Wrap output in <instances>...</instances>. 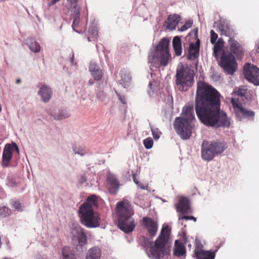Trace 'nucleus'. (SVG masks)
Masks as SVG:
<instances>
[{
    "label": "nucleus",
    "instance_id": "nucleus-6",
    "mask_svg": "<svg viewBox=\"0 0 259 259\" xmlns=\"http://www.w3.org/2000/svg\"><path fill=\"white\" fill-rule=\"evenodd\" d=\"M226 148V144L220 140H204L201 148L202 158L206 161L211 160L216 155L222 153Z\"/></svg>",
    "mask_w": 259,
    "mask_h": 259
},
{
    "label": "nucleus",
    "instance_id": "nucleus-12",
    "mask_svg": "<svg viewBox=\"0 0 259 259\" xmlns=\"http://www.w3.org/2000/svg\"><path fill=\"white\" fill-rule=\"evenodd\" d=\"M244 75L245 78L255 85H259V68L249 63L244 67Z\"/></svg>",
    "mask_w": 259,
    "mask_h": 259
},
{
    "label": "nucleus",
    "instance_id": "nucleus-47",
    "mask_svg": "<svg viewBox=\"0 0 259 259\" xmlns=\"http://www.w3.org/2000/svg\"><path fill=\"white\" fill-rule=\"evenodd\" d=\"M238 95L239 96H244V93L242 92V90H239L238 91Z\"/></svg>",
    "mask_w": 259,
    "mask_h": 259
},
{
    "label": "nucleus",
    "instance_id": "nucleus-30",
    "mask_svg": "<svg viewBox=\"0 0 259 259\" xmlns=\"http://www.w3.org/2000/svg\"><path fill=\"white\" fill-rule=\"evenodd\" d=\"M62 254L63 259H77L75 255L71 252L68 247H65L62 249Z\"/></svg>",
    "mask_w": 259,
    "mask_h": 259
},
{
    "label": "nucleus",
    "instance_id": "nucleus-17",
    "mask_svg": "<svg viewBox=\"0 0 259 259\" xmlns=\"http://www.w3.org/2000/svg\"><path fill=\"white\" fill-rule=\"evenodd\" d=\"M89 71L95 80H100L103 76V70L100 68L95 62H91L89 66Z\"/></svg>",
    "mask_w": 259,
    "mask_h": 259
},
{
    "label": "nucleus",
    "instance_id": "nucleus-19",
    "mask_svg": "<svg viewBox=\"0 0 259 259\" xmlns=\"http://www.w3.org/2000/svg\"><path fill=\"white\" fill-rule=\"evenodd\" d=\"M186 249L184 243L180 240H176L175 241L173 254L177 257L185 256Z\"/></svg>",
    "mask_w": 259,
    "mask_h": 259
},
{
    "label": "nucleus",
    "instance_id": "nucleus-16",
    "mask_svg": "<svg viewBox=\"0 0 259 259\" xmlns=\"http://www.w3.org/2000/svg\"><path fill=\"white\" fill-rule=\"evenodd\" d=\"M200 40L197 39L195 44L191 43L189 48V54L187 56L188 60H192L199 57Z\"/></svg>",
    "mask_w": 259,
    "mask_h": 259
},
{
    "label": "nucleus",
    "instance_id": "nucleus-13",
    "mask_svg": "<svg viewBox=\"0 0 259 259\" xmlns=\"http://www.w3.org/2000/svg\"><path fill=\"white\" fill-rule=\"evenodd\" d=\"M142 223L151 237L156 236L158 229V224L156 220L149 217H145L142 220Z\"/></svg>",
    "mask_w": 259,
    "mask_h": 259
},
{
    "label": "nucleus",
    "instance_id": "nucleus-38",
    "mask_svg": "<svg viewBox=\"0 0 259 259\" xmlns=\"http://www.w3.org/2000/svg\"><path fill=\"white\" fill-rule=\"evenodd\" d=\"M193 24L192 21L190 20H188V21L186 22L185 24L183 25L181 28L179 29L180 31H184L188 29V28H190Z\"/></svg>",
    "mask_w": 259,
    "mask_h": 259
},
{
    "label": "nucleus",
    "instance_id": "nucleus-18",
    "mask_svg": "<svg viewBox=\"0 0 259 259\" xmlns=\"http://www.w3.org/2000/svg\"><path fill=\"white\" fill-rule=\"evenodd\" d=\"M190 209V203L189 200L185 197H181L178 203L177 204V210L182 214L189 212Z\"/></svg>",
    "mask_w": 259,
    "mask_h": 259
},
{
    "label": "nucleus",
    "instance_id": "nucleus-34",
    "mask_svg": "<svg viewBox=\"0 0 259 259\" xmlns=\"http://www.w3.org/2000/svg\"><path fill=\"white\" fill-rule=\"evenodd\" d=\"M143 144L146 149H149L152 147L153 141L151 138H147L143 141Z\"/></svg>",
    "mask_w": 259,
    "mask_h": 259
},
{
    "label": "nucleus",
    "instance_id": "nucleus-39",
    "mask_svg": "<svg viewBox=\"0 0 259 259\" xmlns=\"http://www.w3.org/2000/svg\"><path fill=\"white\" fill-rule=\"evenodd\" d=\"M210 42L212 44H214L215 42V41L218 37V35L215 32H214V31L213 30H211L210 31Z\"/></svg>",
    "mask_w": 259,
    "mask_h": 259
},
{
    "label": "nucleus",
    "instance_id": "nucleus-29",
    "mask_svg": "<svg viewBox=\"0 0 259 259\" xmlns=\"http://www.w3.org/2000/svg\"><path fill=\"white\" fill-rule=\"evenodd\" d=\"M27 44L29 49L33 52L37 53L39 52L40 47L39 44L33 38H28L27 40Z\"/></svg>",
    "mask_w": 259,
    "mask_h": 259
},
{
    "label": "nucleus",
    "instance_id": "nucleus-2",
    "mask_svg": "<svg viewBox=\"0 0 259 259\" xmlns=\"http://www.w3.org/2000/svg\"><path fill=\"white\" fill-rule=\"evenodd\" d=\"M195 119L193 104H187L183 108L182 116L177 117L174 123V128L177 133L183 139L189 138L191 135V122Z\"/></svg>",
    "mask_w": 259,
    "mask_h": 259
},
{
    "label": "nucleus",
    "instance_id": "nucleus-36",
    "mask_svg": "<svg viewBox=\"0 0 259 259\" xmlns=\"http://www.w3.org/2000/svg\"><path fill=\"white\" fill-rule=\"evenodd\" d=\"M151 132L153 138L155 140L158 139L161 135V132L157 128H151Z\"/></svg>",
    "mask_w": 259,
    "mask_h": 259
},
{
    "label": "nucleus",
    "instance_id": "nucleus-7",
    "mask_svg": "<svg viewBox=\"0 0 259 259\" xmlns=\"http://www.w3.org/2000/svg\"><path fill=\"white\" fill-rule=\"evenodd\" d=\"M176 84L181 92H186L194 83V71L189 67H182L178 69L175 75Z\"/></svg>",
    "mask_w": 259,
    "mask_h": 259
},
{
    "label": "nucleus",
    "instance_id": "nucleus-1",
    "mask_svg": "<svg viewBox=\"0 0 259 259\" xmlns=\"http://www.w3.org/2000/svg\"><path fill=\"white\" fill-rule=\"evenodd\" d=\"M220 94L203 81L197 84L195 98L196 113L204 125L214 127H229L230 121L227 114L220 110Z\"/></svg>",
    "mask_w": 259,
    "mask_h": 259
},
{
    "label": "nucleus",
    "instance_id": "nucleus-51",
    "mask_svg": "<svg viewBox=\"0 0 259 259\" xmlns=\"http://www.w3.org/2000/svg\"><path fill=\"white\" fill-rule=\"evenodd\" d=\"M57 2H58L57 1L53 0L52 1V3L53 4H54L56 3Z\"/></svg>",
    "mask_w": 259,
    "mask_h": 259
},
{
    "label": "nucleus",
    "instance_id": "nucleus-35",
    "mask_svg": "<svg viewBox=\"0 0 259 259\" xmlns=\"http://www.w3.org/2000/svg\"><path fill=\"white\" fill-rule=\"evenodd\" d=\"M10 209L6 206L0 207V218L6 217L10 214Z\"/></svg>",
    "mask_w": 259,
    "mask_h": 259
},
{
    "label": "nucleus",
    "instance_id": "nucleus-43",
    "mask_svg": "<svg viewBox=\"0 0 259 259\" xmlns=\"http://www.w3.org/2000/svg\"><path fill=\"white\" fill-rule=\"evenodd\" d=\"M179 219L180 220H194V221H195V222L196 221V219L193 216L184 215V216L180 217Z\"/></svg>",
    "mask_w": 259,
    "mask_h": 259
},
{
    "label": "nucleus",
    "instance_id": "nucleus-15",
    "mask_svg": "<svg viewBox=\"0 0 259 259\" xmlns=\"http://www.w3.org/2000/svg\"><path fill=\"white\" fill-rule=\"evenodd\" d=\"M107 182L109 185V193L116 194L119 187V181L114 175L110 174L107 177Z\"/></svg>",
    "mask_w": 259,
    "mask_h": 259
},
{
    "label": "nucleus",
    "instance_id": "nucleus-8",
    "mask_svg": "<svg viewBox=\"0 0 259 259\" xmlns=\"http://www.w3.org/2000/svg\"><path fill=\"white\" fill-rule=\"evenodd\" d=\"M79 217L81 223L88 228H96L100 224V218L98 213L95 212L94 208L79 207Z\"/></svg>",
    "mask_w": 259,
    "mask_h": 259
},
{
    "label": "nucleus",
    "instance_id": "nucleus-4",
    "mask_svg": "<svg viewBox=\"0 0 259 259\" xmlns=\"http://www.w3.org/2000/svg\"><path fill=\"white\" fill-rule=\"evenodd\" d=\"M169 236V231L167 226L163 227L161 230L160 235L155 240L154 244L149 239L143 237L141 241L142 246L149 249L151 257L155 258L163 257L165 253L164 249L168 242Z\"/></svg>",
    "mask_w": 259,
    "mask_h": 259
},
{
    "label": "nucleus",
    "instance_id": "nucleus-25",
    "mask_svg": "<svg viewBox=\"0 0 259 259\" xmlns=\"http://www.w3.org/2000/svg\"><path fill=\"white\" fill-rule=\"evenodd\" d=\"M172 46L175 52V54L177 56L181 55L182 53V48L181 38L178 36H175L172 39Z\"/></svg>",
    "mask_w": 259,
    "mask_h": 259
},
{
    "label": "nucleus",
    "instance_id": "nucleus-20",
    "mask_svg": "<svg viewBox=\"0 0 259 259\" xmlns=\"http://www.w3.org/2000/svg\"><path fill=\"white\" fill-rule=\"evenodd\" d=\"M180 21V17L178 15L174 14L169 15L165 21L166 28L169 30H174L179 22Z\"/></svg>",
    "mask_w": 259,
    "mask_h": 259
},
{
    "label": "nucleus",
    "instance_id": "nucleus-45",
    "mask_svg": "<svg viewBox=\"0 0 259 259\" xmlns=\"http://www.w3.org/2000/svg\"><path fill=\"white\" fill-rule=\"evenodd\" d=\"M87 181V178L84 175H81L80 178L79 183L82 184Z\"/></svg>",
    "mask_w": 259,
    "mask_h": 259
},
{
    "label": "nucleus",
    "instance_id": "nucleus-14",
    "mask_svg": "<svg viewBox=\"0 0 259 259\" xmlns=\"http://www.w3.org/2000/svg\"><path fill=\"white\" fill-rule=\"evenodd\" d=\"M14 149H15L18 152L19 148L17 144L15 143L12 144H7L4 149L2 157V165L4 167H8L9 162L12 159Z\"/></svg>",
    "mask_w": 259,
    "mask_h": 259
},
{
    "label": "nucleus",
    "instance_id": "nucleus-11",
    "mask_svg": "<svg viewBox=\"0 0 259 259\" xmlns=\"http://www.w3.org/2000/svg\"><path fill=\"white\" fill-rule=\"evenodd\" d=\"M220 65L229 74H233L237 70V65L235 57L231 53L223 54L221 57Z\"/></svg>",
    "mask_w": 259,
    "mask_h": 259
},
{
    "label": "nucleus",
    "instance_id": "nucleus-44",
    "mask_svg": "<svg viewBox=\"0 0 259 259\" xmlns=\"http://www.w3.org/2000/svg\"><path fill=\"white\" fill-rule=\"evenodd\" d=\"M117 95L118 97V99L122 103H123V104H126V98L124 96H121L119 94H117Z\"/></svg>",
    "mask_w": 259,
    "mask_h": 259
},
{
    "label": "nucleus",
    "instance_id": "nucleus-9",
    "mask_svg": "<svg viewBox=\"0 0 259 259\" xmlns=\"http://www.w3.org/2000/svg\"><path fill=\"white\" fill-rule=\"evenodd\" d=\"M231 103L233 107L235 115L239 120L246 119L253 120L255 115V112L252 110H248L244 108L242 104H239L238 101L232 98Z\"/></svg>",
    "mask_w": 259,
    "mask_h": 259
},
{
    "label": "nucleus",
    "instance_id": "nucleus-28",
    "mask_svg": "<svg viewBox=\"0 0 259 259\" xmlns=\"http://www.w3.org/2000/svg\"><path fill=\"white\" fill-rule=\"evenodd\" d=\"M218 250V248L213 251L207 250L202 253L198 254L195 256L197 259H214L215 253Z\"/></svg>",
    "mask_w": 259,
    "mask_h": 259
},
{
    "label": "nucleus",
    "instance_id": "nucleus-26",
    "mask_svg": "<svg viewBox=\"0 0 259 259\" xmlns=\"http://www.w3.org/2000/svg\"><path fill=\"white\" fill-rule=\"evenodd\" d=\"M221 35H224L227 36H229L232 34V29L227 24L223 23H220L217 25Z\"/></svg>",
    "mask_w": 259,
    "mask_h": 259
},
{
    "label": "nucleus",
    "instance_id": "nucleus-27",
    "mask_svg": "<svg viewBox=\"0 0 259 259\" xmlns=\"http://www.w3.org/2000/svg\"><path fill=\"white\" fill-rule=\"evenodd\" d=\"M101 254V250L99 248L93 247L89 250L86 259H100Z\"/></svg>",
    "mask_w": 259,
    "mask_h": 259
},
{
    "label": "nucleus",
    "instance_id": "nucleus-37",
    "mask_svg": "<svg viewBox=\"0 0 259 259\" xmlns=\"http://www.w3.org/2000/svg\"><path fill=\"white\" fill-rule=\"evenodd\" d=\"M89 32L90 33H92V35L88 37V40L89 41H93V40L95 41L97 39L98 32L96 30H92V31H91V30H89Z\"/></svg>",
    "mask_w": 259,
    "mask_h": 259
},
{
    "label": "nucleus",
    "instance_id": "nucleus-21",
    "mask_svg": "<svg viewBox=\"0 0 259 259\" xmlns=\"http://www.w3.org/2000/svg\"><path fill=\"white\" fill-rule=\"evenodd\" d=\"M231 51L236 56H242V49L238 42L232 38L228 40Z\"/></svg>",
    "mask_w": 259,
    "mask_h": 259
},
{
    "label": "nucleus",
    "instance_id": "nucleus-3",
    "mask_svg": "<svg viewBox=\"0 0 259 259\" xmlns=\"http://www.w3.org/2000/svg\"><path fill=\"white\" fill-rule=\"evenodd\" d=\"M116 213L118 217V225L125 233L132 232L135 228V220L132 217L134 210L127 201L119 202L116 204Z\"/></svg>",
    "mask_w": 259,
    "mask_h": 259
},
{
    "label": "nucleus",
    "instance_id": "nucleus-49",
    "mask_svg": "<svg viewBox=\"0 0 259 259\" xmlns=\"http://www.w3.org/2000/svg\"><path fill=\"white\" fill-rule=\"evenodd\" d=\"M21 79H19V78H18V79H17L16 80V83L17 84H18V83H20V82H21Z\"/></svg>",
    "mask_w": 259,
    "mask_h": 259
},
{
    "label": "nucleus",
    "instance_id": "nucleus-22",
    "mask_svg": "<svg viewBox=\"0 0 259 259\" xmlns=\"http://www.w3.org/2000/svg\"><path fill=\"white\" fill-rule=\"evenodd\" d=\"M52 94L51 88L46 85H43L38 92V95L44 102H47L50 100Z\"/></svg>",
    "mask_w": 259,
    "mask_h": 259
},
{
    "label": "nucleus",
    "instance_id": "nucleus-5",
    "mask_svg": "<svg viewBox=\"0 0 259 259\" xmlns=\"http://www.w3.org/2000/svg\"><path fill=\"white\" fill-rule=\"evenodd\" d=\"M169 40L163 38L159 42L154 52L149 56V62L156 64L166 66L170 59L169 51Z\"/></svg>",
    "mask_w": 259,
    "mask_h": 259
},
{
    "label": "nucleus",
    "instance_id": "nucleus-46",
    "mask_svg": "<svg viewBox=\"0 0 259 259\" xmlns=\"http://www.w3.org/2000/svg\"><path fill=\"white\" fill-rule=\"evenodd\" d=\"M193 31L194 33V35H195V37H197L198 36V29L195 28L193 30Z\"/></svg>",
    "mask_w": 259,
    "mask_h": 259
},
{
    "label": "nucleus",
    "instance_id": "nucleus-23",
    "mask_svg": "<svg viewBox=\"0 0 259 259\" xmlns=\"http://www.w3.org/2000/svg\"><path fill=\"white\" fill-rule=\"evenodd\" d=\"M98 205V199L96 196L93 195L87 198L86 202L82 204L79 207L84 206V208H93L97 207Z\"/></svg>",
    "mask_w": 259,
    "mask_h": 259
},
{
    "label": "nucleus",
    "instance_id": "nucleus-10",
    "mask_svg": "<svg viewBox=\"0 0 259 259\" xmlns=\"http://www.w3.org/2000/svg\"><path fill=\"white\" fill-rule=\"evenodd\" d=\"M72 241L74 245L82 246L87 244V238L83 229L77 224H73L71 228Z\"/></svg>",
    "mask_w": 259,
    "mask_h": 259
},
{
    "label": "nucleus",
    "instance_id": "nucleus-41",
    "mask_svg": "<svg viewBox=\"0 0 259 259\" xmlns=\"http://www.w3.org/2000/svg\"><path fill=\"white\" fill-rule=\"evenodd\" d=\"M133 181L138 186L139 188L141 189L144 190L146 189L145 187L143 185V184L140 183L138 180L136 179V176L134 175L133 176Z\"/></svg>",
    "mask_w": 259,
    "mask_h": 259
},
{
    "label": "nucleus",
    "instance_id": "nucleus-31",
    "mask_svg": "<svg viewBox=\"0 0 259 259\" xmlns=\"http://www.w3.org/2000/svg\"><path fill=\"white\" fill-rule=\"evenodd\" d=\"M224 46V41L222 38H219L218 40L214 44L213 54L215 56H217L220 53Z\"/></svg>",
    "mask_w": 259,
    "mask_h": 259
},
{
    "label": "nucleus",
    "instance_id": "nucleus-24",
    "mask_svg": "<svg viewBox=\"0 0 259 259\" xmlns=\"http://www.w3.org/2000/svg\"><path fill=\"white\" fill-rule=\"evenodd\" d=\"M70 4V8L73 9V12L75 14V17L73 19L72 26H77L80 21L79 17V8L77 7V2H69Z\"/></svg>",
    "mask_w": 259,
    "mask_h": 259
},
{
    "label": "nucleus",
    "instance_id": "nucleus-33",
    "mask_svg": "<svg viewBox=\"0 0 259 259\" xmlns=\"http://www.w3.org/2000/svg\"><path fill=\"white\" fill-rule=\"evenodd\" d=\"M203 249V245L200 243L199 241L196 240L194 253L195 256L197 255L198 254L202 253L204 251H206Z\"/></svg>",
    "mask_w": 259,
    "mask_h": 259
},
{
    "label": "nucleus",
    "instance_id": "nucleus-40",
    "mask_svg": "<svg viewBox=\"0 0 259 259\" xmlns=\"http://www.w3.org/2000/svg\"><path fill=\"white\" fill-rule=\"evenodd\" d=\"M12 205L13 208H14L15 209L21 211L22 210V204L21 203L18 201H13L12 202Z\"/></svg>",
    "mask_w": 259,
    "mask_h": 259
},
{
    "label": "nucleus",
    "instance_id": "nucleus-53",
    "mask_svg": "<svg viewBox=\"0 0 259 259\" xmlns=\"http://www.w3.org/2000/svg\"><path fill=\"white\" fill-rule=\"evenodd\" d=\"M97 97H98L99 99H100V96H99V94H97Z\"/></svg>",
    "mask_w": 259,
    "mask_h": 259
},
{
    "label": "nucleus",
    "instance_id": "nucleus-42",
    "mask_svg": "<svg viewBox=\"0 0 259 259\" xmlns=\"http://www.w3.org/2000/svg\"><path fill=\"white\" fill-rule=\"evenodd\" d=\"M68 114L66 113H64L62 112H60L58 116V118H55V119H62L68 117Z\"/></svg>",
    "mask_w": 259,
    "mask_h": 259
},
{
    "label": "nucleus",
    "instance_id": "nucleus-52",
    "mask_svg": "<svg viewBox=\"0 0 259 259\" xmlns=\"http://www.w3.org/2000/svg\"><path fill=\"white\" fill-rule=\"evenodd\" d=\"M188 246L189 248H191L192 245L191 244H188Z\"/></svg>",
    "mask_w": 259,
    "mask_h": 259
},
{
    "label": "nucleus",
    "instance_id": "nucleus-48",
    "mask_svg": "<svg viewBox=\"0 0 259 259\" xmlns=\"http://www.w3.org/2000/svg\"><path fill=\"white\" fill-rule=\"evenodd\" d=\"M74 55H73L71 58V62L72 65H73L74 63Z\"/></svg>",
    "mask_w": 259,
    "mask_h": 259
},
{
    "label": "nucleus",
    "instance_id": "nucleus-54",
    "mask_svg": "<svg viewBox=\"0 0 259 259\" xmlns=\"http://www.w3.org/2000/svg\"><path fill=\"white\" fill-rule=\"evenodd\" d=\"M90 83L91 84H93V82L90 81Z\"/></svg>",
    "mask_w": 259,
    "mask_h": 259
},
{
    "label": "nucleus",
    "instance_id": "nucleus-32",
    "mask_svg": "<svg viewBox=\"0 0 259 259\" xmlns=\"http://www.w3.org/2000/svg\"><path fill=\"white\" fill-rule=\"evenodd\" d=\"M120 75L123 82H128L131 80V77L130 73L124 69L121 70Z\"/></svg>",
    "mask_w": 259,
    "mask_h": 259
},
{
    "label": "nucleus",
    "instance_id": "nucleus-50",
    "mask_svg": "<svg viewBox=\"0 0 259 259\" xmlns=\"http://www.w3.org/2000/svg\"><path fill=\"white\" fill-rule=\"evenodd\" d=\"M78 0H67L69 2H77Z\"/></svg>",
    "mask_w": 259,
    "mask_h": 259
}]
</instances>
